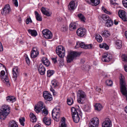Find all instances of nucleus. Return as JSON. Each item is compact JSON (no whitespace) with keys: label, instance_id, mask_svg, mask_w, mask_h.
Returning a JSON list of instances; mask_svg holds the SVG:
<instances>
[{"label":"nucleus","instance_id":"obj_1","mask_svg":"<svg viewBox=\"0 0 127 127\" xmlns=\"http://www.w3.org/2000/svg\"><path fill=\"white\" fill-rule=\"evenodd\" d=\"M10 112V108L7 105H4L0 109V118L2 120H5Z\"/></svg>","mask_w":127,"mask_h":127},{"label":"nucleus","instance_id":"obj_2","mask_svg":"<svg viewBox=\"0 0 127 127\" xmlns=\"http://www.w3.org/2000/svg\"><path fill=\"white\" fill-rule=\"evenodd\" d=\"M86 96L85 93L81 90H79L77 92V101L78 102L81 104L84 103V100L86 98Z\"/></svg>","mask_w":127,"mask_h":127},{"label":"nucleus","instance_id":"obj_3","mask_svg":"<svg viewBox=\"0 0 127 127\" xmlns=\"http://www.w3.org/2000/svg\"><path fill=\"white\" fill-rule=\"evenodd\" d=\"M80 55V54L78 52H69L67 55V62L68 63H71L73 61L75 58Z\"/></svg>","mask_w":127,"mask_h":127},{"label":"nucleus","instance_id":"obj_4","mask_svg":"<svg viewBox=\"0 0 127 127\" xmlns=\"http://www.w3.org/2000/svg\"><path fill=\"white\" fill-rule=\"evenodd\" d=\"M52 116L55 120L57 121L60 116V111L59 106H57L54 108L52 112Z\"/></svg>","mask_w":127,"mask_h":127},{"label":"nucleus","instance_id":"obj_5","mask_svg":"<svg viewBox=\"0 0 127 127\" xmlns=\"http://www.w3.org/2000/svg\"><path fill=\"white\" fill-rule=\"evenodd\" d=\"M120 84L121 92L123 95L126 97V100H127V90L126 87V85L123 78L120 79Z\"/></svg>","mask_w":127,"mask_h":127},{"label":"nucleus","instance_id":"obj_6","mask_svg":"<svg viewBox=\"0 0 127 127\" xmlns=\"http://www.w3.org/2000/svg\"><path fill=\"white\" fill-rule=\"evenodd\" d=\"M56 51L57 54L60 58L64 57L65 54L64 48L62 46H58L56 48Z\"/></svg>","mask_w":127,"mask_h":127},{"label":"nucleus","instance_id":"obj_7","mask_svg":"<svg viewBox=\"0 0 127 127\" xmlns=\"http://www.w3.org/2000/svg\"><path fill=\"white\" fill-rule=\"evenodd\" d=\"M99 123L98 118L94 117L91 119L89 123V127H97Z\"/></svg>","mask_w":127,"mask_h":127},{"label":"nucleus","instance_id":"obj_8","mask_svg":"<svg viewBox=\"0 0 127 127\" xmlns=\"http://www.w3.org/2000/svg\"><path fill=\"white\" fill-rule=\"evenodd\" d=\"M44 108L43 103L41 101L38 102L37 104L34 107V110L36 113H39L41 111H42V109Z\"/></svg>","mask_w":127,"mask_h":127},{"label":"nucleus","instance_id":"obj_9","mask_svg":"<svg viewBox=\"0 0 127 127\" xmlns=\"http://www.w3.org/2000/svg\"><path fill=\"white\" fill-rule=\"evenodd\" d=\"M112 57V55L110 54L105 53L102 55V60L105 62H108L111 59Z\"/></svg>","mask_w":127,"mask_h":127},{"label":"nucleus","instance_id":"obj_10","mask_svg":"<svg viewBox=\"0 0 127 127\" xmlns=\"http://www.w3.org/2000/svg\"><path fill=\"white\" fill-rule=\"evenodd\" d=\"M42 33L44 37L46 39H51L52 36L51 32L48 29L43 30Z\"/></svg>","mask_w":127,"mask_h":127},{"label":"nucleus","instance_id":"obj_11","mask_svg":"<svg viewBox=\"0 0 127 127\" xmlns=\"http://www.w3.org/2000/svg\"><path fill=\"white\" fill-rule=\"evenodd\" d=\"M126 14V13L123 10H120L119 11L118 15L119 17L125 22L127 21V16Z\"/></svg>","mask_w":127,"mask_h":127},{"label":"nucleus","instance_id":"obj_12","mask_svg":"<svg viewBox=\"0 0 127 127\" xmlns=\"http://www.w3.org/2000/svg\"><path fill=\"white\" fill-rule=\"evenodd\" d=\"M112 122L109 118H106L102 124V127H110L112 126Z\"/></svg>","mask_w":127,"mask_h":127},{"label":"nucleus","instance_id":"obj_13","mask_svg":"<svg viewBox=\"0 0 127 127\" xmlns=\"http://www.w3.org/2000/svg\"><path fill=\"white\" fill-rule=\"evenodd\" d=\"M86 31L85 29L82 28H79L76 32L77 35L80 37H82L86 34Z\"/></svg>","mask_w":127,"mask_h":127},{"label":"nucleus","instance_id":"obj_14","mask_svg":"<svg viewBox=\"0 0 127 127\" xmlns=\"http://www.w3.org/2000/svg\"><path fill=\"white\" fill-rule=\"evenodd\" d=\"M10 11V9L9 5L7 4L6 5L4 8L2 9L1 13L3 15H5L9 13Z\"/></svg>","mask_w":127,"mask_h":127},{"label":"nucleus","instance_id":"obj_15","mask_svg":"<svg viewBox=\"0 0 127 127\" xmlns=\"http://www.w3.org/2000/svg\"><path fill=\"white\" fill-rule=\"evenodd\" d=\"M39 54L36 47H34L31 52V57L32 58H34L37 57Z\"/></svg>","mask_w":127,"mask_h":127},{"label":"nucleus","instance_id":"obj_16","mask_svg":"<svg viewBox=\"0 0 127 127\" xmlns=\"http://www.w3.org/2000/svg\"><path fill=\"white\" fill-rule=\"evenodd\" d=\"M43 95L44 98L47 100L50 101L52 99V95L46 91L43 92Z\"/></svg>","mask_w":127,"mask_h":127},{"label":"nucleus","instance_id":"obj_17","mask_svg":"<svg viewBox=\"0 0 127 127\" xmlns=\"http://www.w3.org/2000/svg\"><path fill=\"white\" fill-rule=\"evenodd\" d=\"M88 3L93 6H96L100 2V0H85Z\"/></svg>","mask_w":127,"mask_h":127},{"label":"nucleus","instance_id":"obj_18","mask_svg":"<svg viewBox=\"0 0 127 127\" xmlns=\"http://www.w3.org/2000/svg\"><path fill=\"white\" fill-rule=\"evenodd\" d=\"M71 112L72 116H74V115L79 114L81 116L82 115V112L78 109H76L74 107H73L71 109Z\"/></svg>","mask_w":127,"mask_h":127},{"label":"nucleus","instance_id":"obj_19","mask_svg":"<svg viewBox=\"0 0 127 127\" xmlns=\"http://www.w3.org/2000/svg\"><path fill=\"white\" fill-rule=\"evenodd\" d=\"M13 77L14 80H16L19 74L18 68L17 67L14 68L12 70Z\"/></svg>","mask_w":127,"mask_h":127},{"label":"nucleus","instance_id":"obj_20","mask_svg":"<svg viewBox=\"0 0 127 127\" xmlns=\"http://www.w3.org/2000/svg\"><path fill=\"white\" fill-rule=\"evenodd\" d=\"M76 6L77 5H76L75 1L72 0L69 3L68 5V8L70 10H73L75 9Z\"/></svg>","mask_w":127,"mask_h":127},{"label":"nucleus","instance_id":"obj_21","mask_svg":"<svg viewBox=\"0 0 127 127\" xmlns=\"http://www.w3.org/2000/svg\"><path fill=\"white\" fill-rule=\"evenodd\" d=\"M39 72L41 75H43L45 74V69L44 66L42 64L39 66L38 68Z\"/></svg>","mask_w":127,"mask_h":127},{"label":"nucleus","instance_id":"obj_22","mask_svg":"<svg viewBox=\"0 0 127 127\" xmlns=\"http://www.w3.org/2000/svg\"><path fill=\"white\" fill-rule=\"evenodd\" d=\"M77 24L75 22L71 23L69 25V29L71 31L74 30L77 28Z\"/></svg>","mask_w":127,"mask_h":127},{"label":"nucleus","instance_id":"obj_23","mask_svg":"<svg viewBox=\"0 0 127 127\" xmlns=\"http://www.w3.org/2000/svg\"><path fill=\"white\" fill-rule=\"evenodd\" d=\"M81 48L85 49H90L92 47L91 44L87 45L85 44L84 42H82L79 44Z\"/></svg>","mask_w":127,"mask_h":127},{"label":"nucleus","instance_id":"obj_24","mask_svg":"<svg viewBox=\"0 0 127 127\" xmlns=\"http://www.w3.org/2000/svg\"><path fill=\"white\" fill-rule=\"evenodd\" d=\"M42 62L43 64L46 66H49L50 64V62L48 60L47 58L46 57L42 58Z\"/></svg>","mask_w":127,"mask_h":127},{"label":"nucleus","instance_id":"obj_25","mask_svg":"<svg viewBox=\"0 0 127 127\" xmlns=\"http://www.w3.org/2000/svg\"><path fill=\"white\" fill-rule=\"evenodd\" d=\"M41 10L42 13L44 15L48 16H50L51 14L49 12L47 11L46 8L44 7H42L41 9Z\"/></svg>","mask_w":127,"mask_h":127},{"label":"nucleus","instance_id":"obj_26","mask_svg":"<svg viewBox=\"0 0 127 127\" xmlns=\"http://www.w3.org/2000/svg\"><path fill=\"white\" fill-rule=\"evenodd\" d=\"M18 125L13 120L10 121L8 123V127H18Z\"/></svg>","mask_w":127,"mask_h":127},{"label":"nucleus","instance_id":"obj_27","mask_svg":"<svg viewBox=\"0 0 127 127\" xmlns=\"http://www.w3.org/2000/svg\"><path fill=\"white\" fill-rule=\"evenodd\" d=\"M43 121L44 123L46 125H49L51 123V119L49 118H47L45 117L43 119Z\"/></svg>","mask_w":127,"mask_h":127},{"label":"nucleus","instance_id":"obj_28","mask_svg":"<svg viewBox=\"0 0 127 127\" xmlns=\"http://www.w3.org/2000/svg\"><path fill=\"white\" fill-rule=\"evenodd\" d=\"M28 31L29 33L32 36L35 37L37 35V33L36 30L30 29L28 30Z\"/></svg>","mask_w":127,"mask_h":127},{"label":"nucleus","instance_id":"obj_29","mask_svg":"<svg viewBox=\"0 0 127 127\" xmlns=\"http://www.w3.org/2000/svg\"><path fill=\"white\" fill-rule=\"evenodd\" d=\"M116 47L118 49H120L122 47V42L121 40H117L115 43Z\"/></svg>","mask_w":127,"mask_h":127},{"label":"nucleus","instance_id":"obj_30","mask_svg":"<svg viewBox=\"0 0 127 127\" xmlns=\"http://www.w3.org/2000/svg\"><path fill=\"white\" fill-rule=\"evenodd\" d=\"M6 100L8 102L12 103L15 101V98L13 96H8L6 97Z\"/></svg>","mask_w":127,"mask_h":127},{"label":"nucleus","instance_id":"obj_31","mask_svg":"<svg viewBox=\"0 0 127 127\" xmlns=\"http://www.w3.org/2000/svg\"><path fill=\"white\" fill-rule=\"evenodd\" d=\"M91 109V106L89 104H86L85 105L83 108L84 111L86 112H89L90 111Z\"/></svg>","mask_w":127,"mask_h":127},{"label":"nucleus","instance_id":"obj_32","mask_svg":"<svg viewBox=\"0 0 127 127\" xmlns=\"http://www.w3.org/2000/svg\"><path fill=\"white\" fill-rule=\"evenodd\" d=\"M31 118V121L33 123L36 122V118L35 116L33 113H31L30 115Z\"/></svg>","mask_w":127,"mask_h":127},{"label":"nucleus","instance_id":"obj_33","mask_svg":"<svg viewBox=\"0 0 127 127\" xmlns=\"http://www.w3.org/2000/svg\"><path fill=\"white\" fill-rule=\"evenodd\" d=\"M79 115H80L79 114H77V115H74V116H72L74 122L76 123H78L79 121L80 118L79 116Z\"/></svg>","mask_w":127,"mask_h":127},{"label":"nucleus","instance_id":"obj_34","mask_svg":"<svg viewBox=\"0 0 127 127\" xmlns=\"http://www.w3.org/2000/svg\"><path fill=\"white\" fill-rule=\"evenodd\" d=\"M102 35L103 37L107 38L109 37L110 35V32L107 30H105L102 32Z\"/></svg>","mask_w":127,"mask_h":127},{"label":"nucleus","instance_id":"obj_35","mask_svg":"<svg viewBox=\"0 0 127 127\" xmlns=\"http://www.w3.org/2000/svg\"><path fill=\"white\" fill-rule=\"evenodd\" d=\"M51 84L52 85L51 86L54 88H56L58 85V82L55 79L53 80L52 81Z\"/></svg>","mask_w":127,"mask_h":127},{"label":"nucleus","instance_id":"obj_36","mask_svg":"<svg viewBox=\"0 0 127 127\" xmlns=\"http://www.w3.org/2000/svg\"><path fill=\"white\" fill-rule=\"evenodd\" d=\"M77 16L81 21L83 22H85L86 19L82 14L81 13H79L78 14Z\"/></svg>","mask_w":127,"mask_h":127},{"label":"nucleus","instance_id":"obj_37","mask_svg":"<svg viewBox=\"0 0 127 127\" xmlns=\"http://www.w3.org/2000/svg\"><path fill=\"white\" fill-rule=\"evenodd\" d=\"M95 107V110L98 111H100L102 108L101 105L99 103H96Z\"/></svg>","mask_w":127,"mask_h":127},{"label":"nucleus","instance_id":"obj_38","mask_svg":"<svg viewBox=\"0 0 127 127\" xmlns=\"http://www.w3.org/2000/svg\"><path fill=\"white\" fill-rule=\"evenodd\" d=\"M34 13L36 20L39 21H41L42 20V18L38 12L37 11H35Z\"/></svg>","mask_w":127,"mask_h":127},{"label":"nucleus","instance_id":"obj_39","mask_svg":"<svg viewBox=\"0 0 127 127\" xmlns=\"http://www.w3.org/2000/svg\"><path fill=\"white\" fill-rule=\"evenodd\" d=\"M65 118L63 117L61 120V126L60 127H67V125L65 123Z\"/></svg>","mask_w":127,"mask_h":127},{"label":"nucleus","instance_id":"obj_40","mask_svg":"<svg viewBox=\"0 0 127 127\" xmlns=\"http://www.w3.org/2000/svg\"><path fill=\"white\" fill-rule=\"evenodd\" d=\"M113 21L112 20H107L105 25L108 27H110L113 25Z\"/></svg>","mask_w":127,"mask_h":127},{"label":"nucleus","instance_id":"obj_41","mask_svg":"<svg viewBox=\"0 0 127 127\" xmlns=\"http://www.w3.org/2000/svg\"><path fill=\"white\" fill-rule=\"evenodd\" d=\"M95 38L97 41L99 42H101L102 40L101 36L99 34H96L95 35Z\"/></svg>","mask_w":127,"mask_h":127},{"label":"nucleus","instance_id":"obj_42","mask_svg":"<svg viewBox=\"0 0 127 127\" xmlns=\"http://www.w3.org/2000/svg\"><path fill=\"white\" fill-rule=\"evenodd\" d=\"M99 47L100 48H104L107 50H108L109 48V47L108 45L105 43H103L102 44H100Z\"/></svg>","mask_w":127,"mask_h":127},{"label":"nucleus","instance_id":"obj_43","mask_svg":"<svg viewBox=\"0 0 127 127\" xmlns=\"http://www.w3.org/2000/svg\"><path fill=\"white\" fill-rule=\"evenodd\" d=\"M73 102V100L72 98L71 97L68 98L67 99V103L69 105H71Z\"/></svg>","mask_w":127,"mask_h":127},{"label":"nucleus","instance_id":"obj_44","mask_svg":"<svg viewBox=\"0 0 127 127\" xmlns=\"http://www.w3.org/2000/svg\"><path fill=\"white\" fill-rule=\"evenodd\" d=\"M54 72L53 70H49L47 71V76L48 77H50L52 75Z\"/></svg>","mask_w":127,"mask_h":127},{"label":"nucleus","instance_id":"obj_45","mask_svg":"<svg viewBox=\"0 0 127 127\" xmlns=\"http://www.w3.org/2000/svg\"><path fill=\"white\" fill-rule=\"evenodd\" d=\"M101 17L103 20L104 21H107L109 19V17L106 14H102L101 16Z\"/></svg>","mask_w":127,"mask_h":127},{"label":"nucleus","instance_id":"obj_46","mask_svg":"<svg viewBox=\"0 0 127 127\" xmlns=\"http://www.w3.org/2000/svg\"><path fill=\"white\" fill-rule=\"evenodd\" d=\"M123 61L125 62H127V55L123 54L121 56Z\"/></svg>","mask_w":127,"mask_h":127},{"label":"nucleus","instance_id":"obj_47","mask_svg":"<svg viewBox=\"0 0 127 127\" xmlns=\"http://www.w3.org/2000/svg\"><path fill=\"white\" fill-rule=\"evenodd\" d=\"M106 83L107 86H111L113 84V82L111 80H107L106 81Z\"/></svg>","mask_w":127,"mask_h":127},{"label":"nucleus","instance_id":"obj_48","mask_svg":"<svg viewBox=\"0 0 127 127\" xmlns=\"http://www.w3.org/2000/svg\"><path fill=\"white\" fill-rule=\"evenodd\" d=\"M19 121L21 125L23 126H24V122L25 121V118L23 117L20 118L19 119Z\"/></svg>","mask_w":127,"mask_h":127},{"label":"nucleus","instance_id":"obj_49","mask_svg":"<svg viewBox=\"0 0 127 127\" xmlns=\"http://www.w3.org/2000/svg\"><path fill=\"white\" fill-rule=\"evenodd\" d=\"M102 9L105 13L109 15H110L111 14V13L110 12L107 11L106 9L103 6L102 7Z\"/></svg>","mask_w":127,"mask_h":127},{"label":"nucleus","instance_id":"obj_50","mask_svg":"<svg viewBox=\"0 0 127 127\" xmlns=\"http://www.w3.org/2000/svg\"><path fill=\"white\" fill-rule=\"evenodd\" d=\"M42 114L45 116L47 115L48 114L47 110L45 108H44L42 110Z\"/></svg>","mask_w":127,"mask_h":127},{"label":"nucleus","instance_id":"obj_51","mask_svg":"<svg viewBox=\"0 0 127 127\" xmlns=\"http://www.w3.org/2000/svg\"><path fill=\"white\" fill-rule=\"evenodd\" d=\"M5 74V72L3 70L1 71L0 74V77L2 79V77H4V75Z\"/></svg>","mask_w":127,"mask_h":127},{"label":"nucleus","instance_id":"obj_52","mask_svg":"<svg viewBox=\"0 0 127 127\" xmlns=\"http://www.w3.org/2000/svg\"><path fill=\"white\" fill-rule=\"evenodd\" d=\"M122 3L125 7L127 8V0H123Z\"/></svg>","mask_w":127,"mask_h":127},{"label":"nucleus","instance_id":"obj_53","mask_svg":"<svg viewBox=\"0 0 127 127\" xmlns=\"http://www.w3.org/2000/svg\"><path fill=\"white\" fill-rule=\"evenodd\" d=\"M12 2L16 7H17L18 6L17 0H12Z\"/></svg>","mask_w":127,"mask_h":127},{"label":"nucleus","instance_id":"obj_54","mask_svg":"<svg viewBox=\"0 0 127 127\" xmlns=\"http://www.w3.org/2000/svg\"><path fill=\"white\" fill-rule=\"evenodd\" d=\"M68 27L66 26H64L61 28V30L62 31L65 32L68 30Z\"/></svg>","mask_w":127,"mask_h":127},{"label":"nucleus","instance_id":"obj_55","mask_svg":"<svg viewBox=\"0 0 127 127\" xmlns=\"http://www.w3.org/2000/svg\"><path fill=\"white\" fill-rule=\"evenodd\" d=\"M3 78V79L5 80V82H6V83H9V80L7 76L6 75L3 77H2V79Z\"/></svg>","mask_w":127,"mask_h":127},{"label":"nucleus","instance_id":"obj_56","mask_svg":"<svg viewBox=\"0 0 127 127\" xmlns=\"http://www.w3.org/2000/svg\"><path fill=\"white\" fill-rule=\"evenodd\" d=\"M32 21L30 18H28L26 20V23L28 24L30 22L32 23Z\"/></svg>","mask_w":127,"mask_h":127},{"label":"nucleus","instance_id":"obj_57","mask_svg":"<svg viewBox=\"0 0 127 127\" xmlns=\"http://www.w3.org/2000/svg\"><path fill=\"white\" fill-rule=\"evenodd\" d=\"M4 68H5V67L3 65L0 63V71L2 70Z\"/></svg>","mask_w":127,"mask_h":127},{"label":"nucleus","instance_id":"obj_58","mask_svg":"<svg viewBox=\"0 0 127 127\" xmlns=\"http://www.w3.org/2000/svg\"><path fill=\"white\" fill-rule=\"evenodd\" d=\"M26 61L27 64H30V60L28 57H26Z\"/></svg>","mask_w":127,"mask_h":127},{"label":"nucleus","instance_id":"obj_59","mask_svg":"<svg viewBox=\"0 0 127 127\" xmlns=\"http://www.w3.org/2000/svg\"><path fill=\"white\" fill-rule=\"evenodd\" d=\"M57 57L52 58V59L54 63H56L57 62V61L56 60Z\"/></svg>","mask_w":127,"mask_h":127},{"label":"nucleus","instance_id":"obj_60","mask_svg":"<svg viewBox=\"0 0 127 127\" xmlns=\"http://www.w3.org/2000/svg\"><path fill=\"white\" fill-rule=\"evenodd\" d=\"M64 64V62L63 60H61L60 61L59 63V66L61 67V66H63Z\"/></svg>","mask_w":127,"mask_h":127},{"label":"nucleus","instance_id":"obj_61","mask_svg":"<svg viewBox=\"0 0 127 127\" xmlns=\"http://www.w3.org/2000/svg\"><path fill=\"white\" fill-rule=\"evenodd\" d=\"M3 51V47L2 44L0 42V51Z\"/></svg>","mask_w":127,"mask_h":127},{"label":"nucleus","instance_id":"obj_62","mask_svg":"<svg viewBox=\"0 0 127 127\" xmlns=\"http://www.w3.org/2000/svg\"><path fill=\"white\" fill-rule=\"evenodd\" d=\"M53 87L51 86V87L50 89V90L53 93V94L54 95V93L55 92V91L53 89Z\"/></svg>","mask_w":127,"mask_h":127},{"label":"nucleus","instance_id":"obj_63","mask_svg":"<svg viewBox=\"0 0 127 127\" xmlns=\"http://www.w3.org/2000/svg\"><path fill=\"white\" fill-rule=\"evenodd\" d=\"M96 90L97 91L99 92L101 91V89L100 88H98L97 87H96Z\"/></svg>","mask_w":127,"mask_h":127},{"label":"nucleus","instance_id":"obj_64","mask_svg":"<svg viewBox=\"0 0 127 127\" xmlns=\"http://www.w3.org/2000/svg\"><path fill=\"white\" fill-rule=\"evenodd\" d=\"M124 67L125 70L127 72V65H125Z\"/></svg>","mask_w":127,"mask_h":127}]
</instances>
